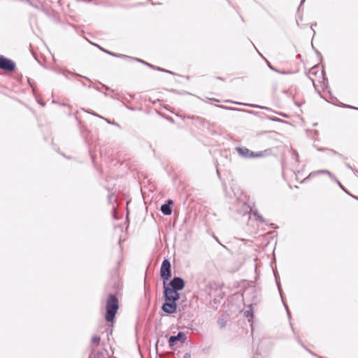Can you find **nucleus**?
<instances>
[{
	"mask_svg": "<svg viewBox=\"0 0 358 358\" xmlns=\"http://www.w3.org/2000/svg\"><path fill=\"white\" fill-rule=\"evenodd\" d=\"M187 340V336L182 331H179L176 336H171L169 338V345L171 348H172L176 343V342L180 341L181 343H185Z\"/></svg>",
	"mask_w": 358,
	"mask_h": 358,
	"instance_id": "nucleus-7",
	"label": "nucleus"
},
{
	"mask_svg": "<svg viewBox=\"0 0 358 358\" xmlns=\"http://www.w3.org/2000/svg\"><path fill=\"white\" fill-rule=\"evenodd\" d=\"M90 114L94 115V116H96V117H99L100 118H103V117H101V115H98L97 113H96L94 111H92V112H89Z\"/></svg>",
	"mask_w": 358,
	"mask_h": 358,
	"instance_id": "nucleus-25",
	"label": "nucleus"
},
{
	"mask_svg": "<svg viewBox=\"0 0 358 358\" xmlns=\"http://www.w3.org/2000/svg\"><path fill=\"white\" fill-rule=\"evenodd\" d=\"M41 104L43 106H45V103H43V102H42V103H41Z\"/></svg>",
	"mask_w": 358,
	"mask_h": 358,
	"instance_id": "nucleus-40",
	"label": "nucleus"
},
{
	"mask_svg": "<svg viewBox=\"0 0 358 358\" xmlns=\"http://www.w3.org/2000/svg\"><path fill=\"white\" fill-rule=\"evenodd\" d=\"M100 50H101L102 51H103L104 52L110 55H112L113 57H119V58H122V59H132V57H130V56H128V55H122V54H117V53H115V52H110L109 50H105L102 48H101L99 45H96Z\"/></svg>",
	"mask_w": 358,
	"mask_h": 358,
	"instance_id": "nucleus-10",
	"label": "nucleus"
},
{
	"mask_svg": "<svg viewBox=\"0 0 358 358\" xmlns=\"http://www.w3.org/2000/svg\"><path fill=\"white\" fill-rule=\"evenodd\" d=\"M329 155H338L340 158L345 160L346 157H344L342 154L338 153L336 150H327Z\"/></svg>",
	"mask_w": 358,
	"mask_h": 358,
	"instance_id": "nucleus-13",
	"label": "nucleus"
},
{
	"mask_svg": "<svg viewBox=\"0 0 358 358\" xmlns=\"http://www.w3.org/2000/svg\"><path fill=\"white\" fill-rule=\"evenodd\" d=\"M167 285L179 292V291L184 289L185 282L181 277L175 276L169 282H167Z\"/></svg>",
	"mask_w": 358,
	"mask_h": 358,
	"instance_id": "nucleus-6",
	"label": "nucleus"
},
{
	"mask_svg": "<svg viewBox=\"0 0 358 358\" xmlns=\"http://www.w3.org/2000/svg\"><path fill=\"white\" fill-rule=\"evenodd\" d=\"M293 156H294L296 162H299V156L296 151H295V150L293 151Z\"/></svg>",
	"mask_w": 358,
	"mask_h": 358,
	"instance_id": "nucleus-21",
	"label": "nucleus"
},
{
	"mask_svg": "<svg viewBox=\"0 0 358 358\" xmlns=\"http://www.w3.org/2000/svg\"><path fill=\"white\" fill-rule=\"evenodd\" d=\"M226 102L234 103L238 104V105H242V104L246 105L245 103H239V102H234V101H229V100L226 101Z\"/></svg>",
	"mask_w": 358,
	"mask_h": 358,
	"instance_id": "nucleus-26",
	"label": "nucleus"
},
{
	"mask_svg": "<svg viewBox=\"0 0 358 358\" xmlns=\"http://www.w3.org/2000/svg\"><path fill=\"white\" fill-rule=\"evenodd\" d=\"M252 106L255 107V108H264V109L268 110V108L266 107H262V106H255V105H252Z\"/></svg>",
	"mask_w": 358,
	"mask_h": 358,
	"instance_id": "nucleus-30",
	"label": "nucleus"
},
{
	"mask_svg": "<svg viewBox=\"0 0 358 358\" xmlns=\"http://www.w3.org/2000/svg\"><path fill=\"white\" fill-rule=\"evenodd\" d=\"M177 301H165L162 306V310L167 314H173L177 310Z\"/></svg>",
	"mask_w": 358,
	"mask_h": 358,
	"instance_id": "nucleus-8",
	"label": "nucleus"
},
{
	"mask_svg": "<svg viewBox=\"0 0 358 358\" xmlns=\"http://www.w3.org/2000/svg\"><path fill=\"white\" fill-rule=\"evenodd\" d=\"M253 215L257 221L264 222V218L257 213V211L253 212Z\"/></svg>",
	"mask_w": 358,
	"mask_h": 358,
	"instance_id": "nucleus-15",
	"label": "nucleus"
},
{
	"mask_svg": "<svg viewBox=\"0 0 358 358\" xmlns=\"http://www.w3.org/2000/svg\"><path fill=\"white\" fill-rule=\"evenodd\" d=\"M316 25H317V23H316V22L313 23V24H311V29H312V30L313 31L314 34H315V31L313 30V27H315Z\"/></svg>",
	"mask_w": 358,
	"mask_h": 358,
	"instance_id": "nucleus-33",
	"label": "nucleus"
},
{
	"mask_svg": "<svg viewBox=\"0 0 358 358\" xmlns=\"http://www.w3.org/2000/svg\"><path fill=\"white\" fill-rule=\"evenodd\" d=\"M173 203L172 200H168L166 203L161 206V211L164 215H170L172 213L171 204Z\"/></svg>",
	"mask_w": 358,
	"mask_h": 358,
	"instance_id": "nucleus-9",
	"label": "nucleus"
},
{
	"mask_svg": "<svg viewBox=\"0 0 358 358\" xmlns=\"http://www.w3.org/2000/svg\"><path fill=\"white\" fill-rule=\"evenodd\" d=\"M129 61H136L138 62H140V63H142V64H144L146 65L147 62L141 59H138V58H134V57H132V59H128Z\"/></svg>",
	"mask_w": 358,
	"mask_h": 358,
	"instance_id": "nucleus-19",
	"label": "nucleus"
},
{
	"mask_svg": "<svg viewBox=\"0 0 358 358\" xmlns=\"http://www.w3.org/2000/svg\"><path fill=\"white\" fill-rule=\"evenodd\" d=\"M317 66H313L312 69H314Z\"/></svg>",
	"mask_w": 358,
	"mask_h": 358,
	"instance_id": "nucleus-41",
	"label": "nucleus"
},
{
	"mask_svg": "<svg viewBox=\"0 0 358 358\" xmlns=\"http://www.w3.org/2000/svg\"><path fill=\"white\" fill-rule=\"evenodd\" d=\"M227 108L229 109V110H242L241 109H238V108H236L227 107Z\"/></svg>",
	"mask_w": 358,
	"mask_h": 358,
	"instance_id": "nucleus-32",
	"label": "nucleus"
},
{
	"mask_svg": "<svg viewBox=\"0 0 358 358\" xmlns=\"http://www.w3.org/2000/svg\"><path fill=\"white\" fill-rule=\"evenodd\" d=\"M271 120L273 121H279L280 120L279 118H278V117H271Z\"/></svg>",
	"mask_w": 358,
	"mask_h": 358,
	"instance_id": "nucleus-35",
	"label": "nucleus"
},
{
	"mask_svg": "<svg viewBox=\"0 0 358 358\" xmlns=\"http://www.w3.org/2000/svg\"><path fill=\"white\" fill-rule=\"evenodd\" d=\"M146 65H147V66H148L149 67H150V68L153 69H156V66H154V65H152V64H148V63L147 62Z\"/></svg>",
	"mask_w": 358,
	"mask_h": 358,
	"instance_id": "nucleus-28",
	"label": "nucleus"
},
{
	"mask_svg": "<svg viewBox=\"0 0 358 358\" xmlns=\"http://www.w3.org/2000/svg\"><path fill=\"white\" fill-rule=\"evenodd\" d=\"M164 287V301H178L180 298V294L166 284H163Z\"/></svg>",
	"mask_w": 358,
	"mask_h": 358,
	"instance_id": "nucleus-4",
	"label": "nucleus"
},
{
	"mask_svg": "<svg viewBox=\"0 0 358 358\" xmlns=\"http://www.w3.org/2000/svg\"><path fill=\"white\" fill-rule=\"evenodd\" d=\"M268 66H269V68H270L271 70H273V71H276V72H278V70H277L275 68H274V67H273V66H272L271 65H270V64H269V65H268Z\"/></svg>",
	"mask_w": 358,
	"mask_h": 358,
	"instance_id": "nucleus-31",
	"label": "nucleus"
},
{
	"mask_svg": "<svg viewBox=\"0 0 358 358\" xmlns=\"http://www.w3.org/2000/svg\"><path fill=\"white\" fill-rule=\"evenodd\" d=\"M305 1H306V0H301V3H300L299 6H301V5L305 2ZM299 8H300V7H299Z\"/></svg>",
	"mask_w": 358,
	"mask_h": 358,
	"instance_id": "nucleus-36",
	"label": "nucleus"
},
{
	"mask_svg": "<svg viewBox=\"0 0 358 358\" xmlns=\"http://www.w3.org/2000/svg\"><path fill=\"white\" fill-rule=\"evenodd\" d=\"M340 106H343L344 108H352V109L358 110V108H357V107L347 105V104H344V103H341Z\"/></svg>",
	"mask_w": 358,
	"mask_h": 358,
	"instance_id": "nucleus-24",
	"label": "nucleus"
},
{
	"mask_svg": "<svg viewBox=\"0 0 358 358\" xmlns=\"http://www.w3.org/2000/svg\"><path fill=\"white\" fill-rule=\"evenodd\" d=\"M312 47L314 49L317 56L319 57L320 60L321 61L322 59V54L317 50L314 48L313 45L312 44Z\"/></svg>",
	"mask_w": 358,
	"mask_h": 358,
	"instance_id": "nucleus-20",
	"label": "nucleus"
},
{
	"mask_svg": "<svg viewBox=\"0 0 358 358\" xmlns=\"http://www.w3.org/2000/svg\"><path fill=\"white\" fill-rule=\"evenodd\" d=\"M100 337L98 336H93L92 339V342L94 343H96V344H99V342H100Z\"/></svg>",
	"mask_w": 358,
	"mask_h": 358,
	"instance_id": "nucleus-17",
	"label": "nucleus"
},
{
	"mask_svg": "<svg viewBox=\"0 0 358 358\" xmlns=\"http://www.w3.org/2000/svg\"><path fill=\"white\" fill-rule=\"evenodd\" d=\"M252 310H245V313H244V315L246 317H252Z\"/></svg>",
	"mask_w": 358,
	"mask_h": 358,
	"instance_id": "nucleus-18",
	"label": "nucleus"
},
{
	"mask_svg": "<svg viewBox=\"0 0 358 358\" xmlns=\"http://www.w3.org/2000/svg\"><path fill=\"white\" fill-rule=\"evenodd\" d=\"M236 150L237 151L238 155L243 158L248 159V158H259L265 156V151H261L258 152H255L251 151L246 147H236Z\"/></svg>",
	"mask_w": 358,
	"mask_h": 358,
	"instance_id": "nucleus-2",
	"label": "nucleus"
},
{
	"mask_svg": "<svg viewBox=\"0 0 358 358\" xmlns=\"http://www.w3.org/2000/svg\"><path fill=\"white\" fill-rule=\"evenodd\" d=\"M210 100H213V101H217L219 102V100L216 99H210Z\"/></svg>",
	"mask_w": 358,
	"mask_h": 358,
	"instance_id": "nucleus-37",
	"label": "nucleus"
},
{
	"mask_svg": "<svg viewBox=\"0 0 358 358\" xmlns=\"http://www.w3.org/2000/svg\"><path fill=\"white\" fill-rule=\"evenodd\" d=\"M156 70L161 71H164V72H166V73H171V74H173V73L172 71H171L166 70L164 69H162V68H160V67H157V66H156Z\"/></svg>",
	"mask_w": 358,
	"mask_h": 358,
	"instance_id": "nucleus-23",
	"label": "nucleus"
},
{
	"mask_svg": "<svg viewBox=\"0 0 358 358\" xmlns=\"http://www.w3.org/2000/svg\"><path fill=\"white\" fill-rule=\"evenodd\" d=\"M324 173L327 174L331 179L335 178V176L328 170H319L317 171L312 172L309 174L308 178L313 177L317 174Z\"/></svg>",
	"mask_w": 358,
	"mask_h": 358,
	"instance_id": "nucleus-11",
	"label": "nucleus"
},
{
	"mask_svg": "<svg viewBox=\"0 0 358 358\" xmlns=\"http://www.w3.org/2000/svg\"><path fill=\"white\" fill-rule=\"evenodd\" d=\"M191 357V355L190 353L189 352H186L184 356H183V358H190Z\"/></svg>",
	"mask_w": 358,
	"mask_h": 358,
	"instance_id": "nucleus-27",
	"label": "nucleus"
},
{
	"mask_svg": "<svg viewBox=\"0 0 358 358\" xmlns=\"http://www.w3.org/2000/svg\"><path fill=\"white\" fill-rule=\"evenodd\" d=\"M69 73H71V72H70V71H64L63 72V75H64L65 77H66V78H67V74H69Z\"/></svg>",
	"mask_w": 358,
	"mask_h": 358,
	"instance_id": "nucleus-29",
	"label": "nucleus"
},
{
	"mask_svg": "<svg viewBox=\"0 0 358 358\" xmlns=\"http://www.w3.org/2000/svg\"><path fill=\"white\" fill-rule=\"evenodd\" d=\"M333 180H334L338 186L344 190L345 192H348V191L345 189V187L343 186V185L340 182V181L335 177V178H332Z\"/></svg>",
	"mask_w": 358,
	"mask_h": 358,
	"instance_id": "nucleus-16",
	"label": "nucleus"
},
{
	"mask_svg": "<svg viewBox=\"0 0 358 358\" xmlns=\"http://www.w3.org/2000/svg\"><path fill=\"white\" fill-rule=\"evenodd\" d=\"M217 324L220 326V327L221 329H222V328L225 327V326L227 324V320L223 317H220L217 320Z\"/></svg>",
	"mask_w": 358,
	"mask_h": 358,
	"instance_id": "nucleus-14",
	"label": "nucleus"
},
{
	"mask_svg": "<svg viewBox=\"0 0 358 358\" xmlns=\"http://www.w3.org/2000/svg\"><path fill=\"white\" fill-rule=\"evenodd\" d=\"M298 342H299V343H300L302 346H303V344H302V343L301 342V341H300L299 339L298 340Z\"/></svg>",
	"mask_w": 358,
	"mask_h": 358,
	"instance_id": "nucleus-39",
	"label": "nucleus"
},
{
	"mask_svg": "<svg viewBox=\"0 0 358 358\" xmlns=\"http://www.w3.org/2000/svg\"><path fill=\"white\" fill-rule=\"evenodd\" d=\"M317 150H318L319 151H324V148H318Z\"/></svg>",
	"mask_w": 358,
	"mask_h": 358,
	"instance_id": "nucleus-38",
	"label": "nucleus"
},
{
	"mask_svg": "<svg viewBox=\"0 0 358 358\" xmlns=\"http://www.w3.org/2000/svg\"><path fill=\"white\" fill-rule=\"evenodd\" d=\"M278 72L281 73V74H287V73H289V72H287V71H278Z\"/></svg>",
	"mask_w": 358,
	"mask_h": 358,
	"instance_id": "nucleus-34",
	"label": "nucleus"
},
{
	"mask_svg": "<svg viewBox=\"0 0 358 358\" xmlns=\"http://www.w3.org/2000/svg\"><path fill=\"white\" fill-rule=\"evenodd\" d=\"M160 276L163 280V284H166L171 277V264L167 259H164L162 261L160 268Z\"/></svg>",
	"mask_w": 358,
	"mask_h": 358,
	"instance_id": "nucleus-3",
	"label": "nucleus"
},
{
	"mask_svg": "<svg viewBox=\"0 0 358 358\" xmlns=\"http://www.w3.org/2000/svg\"><path fill=\"white\" fill-rule=\"evenodd\" d=\"M275 279H277V278H275ZM276 283H277L278 289V291L280 292V296L282 298V300H283L282 295V289H281V287H280V282L278 280H276ZM282 302H283L284 306H285V307L286 308V310H287L288 316L290 317V313H289V310L287 305L284 302V301H282Z\"/></svg>",
	"mask_w": 358,
	"mask_h": 358,
	"instance_id": "nucleus-12",
	"label": "nucleus"
},
{
	"mask_svg": "<svg viewBox=\"0 0 358 358\" xmlns=\"http://www.w3.org/2000/svg\"><path fill=\"white\" fill-rule=\"evenodd\" d=\"M119 308L118 299L113 294H109L106 305L105 319L107 322H113Z\"/></svg>",
	"mask_w": 358,
	"mask_h": 358,
	"instance_id": "nucleus-1",
	"label": "nucleus"
},
{
	"mask_svg": "<svg viewBox=\"0 0 358 358\" xmlns=\"http://www.w3.org/2000/svg\"><path fill=\"white\" fill-rule=\"evenodd\" d=\"M16 68L15 63L10 59L0 55V69L7 72H13Z\"/></svg>",
	"mask_w": 358,
	"mask_h": 358,
	"instance_id": "nucleus-5",
	"label": "nucleus"
},
{
	"mask_svg": "<svg viewBox=\"0 0 358 358\" xmlns=\"http://www.w3.org/2000/svg\"><path fill=\"white\" fill-rule=\"evenodd\" d=\"M345 165L346 166V167H347V168H348V169H350V170L353 171L355 173H358V171H357V170H356V169H353V168L352 167V166H351L349 163H348V162H345Z\"/></svg>",
	"mask_w": 358,
	"mask_h": 358,
	"instance_id": "nucleus-22",
	"label": "nucleus"
}]
</instances>
